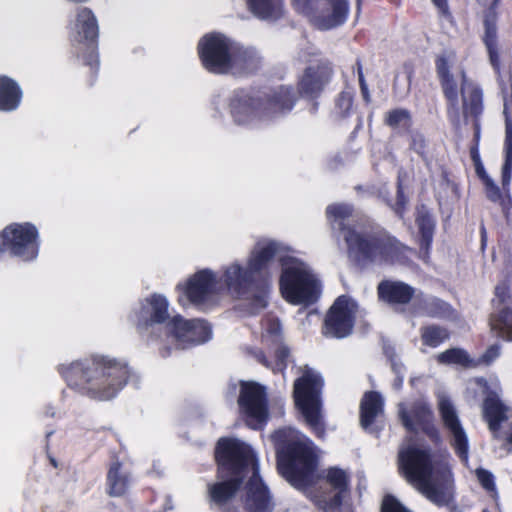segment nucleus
Masks as SVG:
<instances>
[{
  "instance_id": "nucleus-36",
  "label": "nucleus",
  "mask_w": 512,
  "mask_h": 512,
  "mask_svg": "<svg viewBox=\"0 0 512 512\" xmlns=\"http://www.w3.org/2000/svg\"><path fill=\"white\" fill-rule=\"evenodd\" d=\"M449 333L446 329L439 326H428L422 329V341L425 345L430 347H437L446 339Z\"/></svg>"
},
{
  "instance_id": "nucleus-53",
  "label": "nucleus",
  "mask_w": 512,
  "mask_h": 512,
  "mask_svg": "<svg viewBox=\"0 0 512 512\" xmlns=\"http://www.w3.org/2000/svg\"><path fill=\"white\" fill-rule=\"evenodd\" d=\"M506 442L508 445H510L512 447V428L510 429V432L508 433V435L506 437Z\"/></svg>"
},
{
  "instance_id": "nucleus-11",
  "label": "nucleus",
  "mask_w": 512,
  "mask_h": 512,
  "mask_svg": "<svg viewBox=\"0 0 512 512\" xmlns=\"http://www.w3.org/2000/svg\"><path fill=\"white\" fill-rule=\"evenodd\" d=\"M129 319L141 334L152 333L157 325H164L169 334L173 316L169 313L167 298L162 294L154 293L139 303L131 312Z\"/></svg>"
},
{
  "instance_id": "nucleus-31",
  "label": "nucleus",
  "mask_w": 512,
  "mask_h": 512,
  "mask_svg": "<svg viewBox=\"0 0 512 512\" xmlns=\"http://www.w3.org/2000/svg\"><path fill=\"white\" fill-rule=\"evenodd\" d=\"M250 11L258 18L274 21L283 15L282 0H247Z\"/></svg>"
},
{
  "instance_id": "nucleus-4",
  "label": "nucleus",
  "mask_w": 512,
  "mask_h": 512,
  "mask_svg": "<svg viewBox=\"0 0 512 512\" xmlns=\"http://www.w3.org/2000/svg\"><path fill=\"white\" fill-rule=\"evenodd\" d=\"M60 372L70 386L98 401L116 397L132 374L126 361L109 356H96L62 365Z\"/></svg>"
},
{
  "instance_id": "nucleus-45",
  "label": "nucleus",
  "mask_w": 512,
  "mask_h": 512,
  "mask_svg": "<svg viewBox=\"0 0 512 512\" xmlns=\"http://www.w3.org/2000/svg\"><path fill=\"white\" fill-rule=\"evenodd\" d=\"M476 476L480 484L487 491H493L495 489L493 475L485 469H477Z\"/></svg>"
},
{
  "instance_id": "nucleus-23",
  "label": "nucleus",
  "mask_w": 512,
  "mask_h": 512,
  "mask_svg": "<svg viewBox=\"0 0 512 512\" xmlns=\"http://www.w3.org/2000/svg\"><path fill=\"white\" fill-rule=\"evenodd\" d=\"M477 384L485 389L486 398L483 403V416L489 430L496 436L502 422L509 418L510 408L500 399L497 387L489 390L484 379H477Z\"/></svg>"
},
{
  "instance_id": "nucleus-17",
  "label": "nucleus",
  "mask_w": 512,
  "mask_h": 512,
  "mask_svg": "<svg viewBox=\"0 0 512 512\" xmlns=\"http://www.w3.org/2000/svg\"><path fill=\"white\" fill-rule=\"evenodd\" d=\"M98 37V22L96 16L87 7L77 10L75 22L72 25L71 41L73 45L82 46L81 51H86L85 63L93 67L98 65L95 53L96 39Z\"/></svg>"
},
{
  "instance_id": "nucleus-12",
  "label": "nucleus",
  "mask_w": 512,
  "mask_h": 512,
  "mask_svg": "<svg viewBox=\"0 0 512 512\" xmlns=\"http://www.w3.org/2000/svg\"><path fill=\"white\" fill-rule=\"evenodd\" d=\"M236 42L220 33H210L198 43V53L205 69L216 74L229 72L231 55Z\"/></svg>"
},
{
  "instance_id": "nucleus-15",
  "label": "nucleus",
  "mask_w": 512,
  "mask_h": 512,
  "mask_svg": "<svg viewBox=\"0 0 512 512\" xmlns=\"http://www.w3.org/2000/svg\"><path fill=\"white\" fill-rule=\"evenodd\" d=\"M240 412L246 417L247 425L260 429L268 417L266 392L263 386L255 382L240 383L238 397Z\"/></svg>"
},
{
  "instance_id": "nucleus-40",
  "label": "nucleus",
  "mask_w": 512,
  "mask_h": 512,
  "mask_svg": "<svg viewBox=\"0 0 512 512\" xmlns=\"http://www.w3.org/2000/svg\"><path fill=\"white\" fill-rule=\"evenodd\" d=\"M454 61L455 55L452 52L443 54L437 58L436 69L440 79L446 78L449 75H451L450 66L454 63Z\"/></svg>"
},
{
  "instance_id": "nucleus-44",
  "label": "nucleus",
  "mask_w": 512,
  "mask_h": 512,
  "mask_svg": "<svg viewBox=\"0 0 512 512\" xmlns=\"http://www.w3.org/2000/svg\"><path fill=\"white\" fill-rule=\"evenodd\" d=\"M500 350H501V346L499 344H494V345L490 346L485 351V353L481 356V358L477 362H474V364H476V366L479 364H485V365L491 364L495 359H497L499 357Z\"/></svg>"
},
{
  "instance_id": "nucleus-50",
  "label": "nucleus",
  "mask_w": 512,
  "mask_h": 512,
  "mask_svg": "<svg viewBox=\"0 0 512 512\" xmlns=\"http://www.w3.org/2000/svg\"><path fill=\"white\" fill-rule=\"evenodd\" d=\"M403 380H404V375H397L393 382V387L396 390H399L403 384Z\"/></svg>"
},
{
  "instance_id": "nucleus-6",
  "label": "nucleus",
  "mask_w": 512,
  "mask_h": 512,
  "mask_svg": "<svg viewBox=\"0 0 512 512\" xmlns=\"http://www.w3.org/2000/svg\"><path fill=\"white\" fill-rule=\"evenodd\" d=\"M353 209L348 204H333L326 209L333 229L343 232L349 253L375 263L400 261L406 247L386 234L364 237L346 225Z\"/></svg>"
},
{
  "instance_id": "nucleus-30",
  "label": "nucleus",
  "mask_w": 512,
  "mask_h": 512,
  "mask_svg": "<svg viewBox=\"0 0 512 512\" xmlns=\"http://www.w3.org/2000/svg\"><path fill=\"white\" fill-rule=\"evenodd\" d=\"M383 411V399L377 392H368L360 404V423L367 429Z\"/></svg>"
},
{
  "instance_id": "nucleus-27",
  "label": "nucleus",
  "mask_w": 512,
  "mask_h": 512,
  "mask_svg": "<svg viewBox=\"0 0 512 512\" xmlns=\"http://www.w3.org/2000/svg\"><path fill=\"white\" fill-rule=\"evenodd\" d=\"M131 478L119 461L113 462L107 473V492L112 497L123 496L129 489Z\"/></svg>"
},
{
  "instance_id": "nucleus-22",
  "label": "nucleus",
  "mask_w": 512,
  "mask_h": 512,
  "mask_svg": "<svg viewBox=\"0 0 512 512\" xmlns=\"http://www.w3.org/2000/svg\"><path fill=\"white\" fill-rule=\"evenodd\" d=\"M398 413L402 424L408 431L413 432L421 428L433 441H440L438 430L430 424L432 414L426 402L422 400L417 401L413 403L409 410L403 404H400Z\"/></svg>"
},
{
  "instance_id": "nucleus-41",
  "label": "nucleus",
  "mask_w": 512,
  "mask_h": 512,
  "mask_svg": "<svg viewBox=\"0 0 512 512\" xmlns=\"http://www.w3.org/2000/svg\"><path fill=\"white\" fill-rule=\"evenodd\" d=\"M477 172L484 182L486 195L488 199H490L493 202L498 201L501 198V193L499 188L494 183V181L483 171L482 168H478Z\"/></svg>"
},
{
  "instance_id": "nucleus-42",
  "label": "nucleus",
  "mask_w": 512,
  "mask_h": 512,
  "mask_svg": "<svg viewBox=\"0 0 512 512\" xmlns=\"http://www.w3.org/2000/svg\"><path fill=\"white\" fill-rule=\"evenodd\" d=\"M353 97L350 92H342L336 99V110L341 116H346L352 108Z\"/></svg>"
},
{
  "instance_id": "nucleus-54",
  "label": "nucleus",
  "mask_w": 512,
  "mask_h": 512,
  "mask_svg": "<svg viewBox=\"0 0 512 512\" xmlns=\"http://www.w3.org/2000/svg\"><path fill=\"white\" fill-rule=\"evenodd\" d=\"M356 65H357L358 77H360V73H363V72H362V66H361V63L359 60H357Z\"/></svg>"
},
{
  "instance_id": "nucleus-19",
  "label": "nucleus",
  "mask_w": 512,
  "mask_h": 512,
  "mask_svg": "<svg viewBox=\"0 0 512 512\" xmlns=\"http://www.w3.org/2000/svg\"><path fill=\"white\" fill-rule=\"evenodd\" d=\"M180 348L200 344L211 338V328L201 319L185 320L180 315L173 316L170 333Z\"/></svg>"
},
{
  "instance_id": "nucleus-26",
  "label": "nucleus",
  "mask_w": 512,
  "mask_h": 512,
  "mask_svg": "<svg viewBox=\"0 0 512 512\" xmlns=\"http://www.w3.org/2000/svg\"><path fill=\"white\" fill-rule=\"evenodd\" d=\"M414 294V289L399 281H382L378 285L379 298L390 304H406Z\"/></svg>"
},
{
  "instance_id": "nucleus-9",
  "label": "nucleus",
  "mask_w": 512,
  "mask_h": 512,
  "mask_svg": "<svg viewBox=\"0 0 512 512\" xmlns=\"http://www.w3.org/2000/svg\"><path fill=\"white\" fill-rule=\"evenodd\" d=\"M322 385L321 376L308 367L294 383L296 406L301 411L307 424L318 436H322L324 433L319 398Z\"/></svg>"
},
{
  "instance_id": "nucleus-8",
  "label": "nucleus",
  "mask_w": 512,
  "mask_h": 512,
  "mask_svg": "<svg viewBox=\"0 0 512 512\" xmlns=\"http://www.w3.org/2000/svg\"><path fill=\"white\" fill-rule=\"evenodd\" d=\"M296 97L289 87H279L265 98L236 92L230 100V112L237 124L252 123L256 118L272 119L292 109Z\"/></svg>"
},
{
  "instance_id": "nucleus-48",
  "label": "nucleus",
  "mask_w": 512,
  "mask_h": 512,
  "mask_svg": "<svg viewBox=\"0 0 512 512\" xmlns=\"http://www.w3.org/2000/svg\"><path fill=\"white\" fill-rule=\"evenodd\" d=\"M432 2L437 7L439 13L442 16L447 17V18L450 17L449 6L447 3V0H432Z\"/></svg>"
},
{
  "instance_id": "nucleus-14",
  "label": "nucleus",
  "mask_w": 512,
  "mask_h": 512,
  "mask_svg": "<svg viewBox=\"0 0 512 512\" xmlns=\"http://www.w3.org/2000/svg\"><path fill=\"white\" fill-rule=\"evenodd\" d=\"M359 312V306L352 298L345 295L339 296L325 317L323 334L334 338L348 336L352 332Z\"/></svg>"
},
{
  "instance_id": "nucleus-10",
  "label": "nucleus",
  "mask_w": 512,
  "mask_h": 512,
  "mask_svg": "<svg viewBox=\"0 0 512 512\" xmlns=\"http://www.w3.org/2000/svg\"><path fill=\"white\" fill-rule=\"evenodd\" d=\"M292 3L299 13L310 17L322 30L343 24L349 10L347 0H292Z\"/></svg>"
},
{
  "instance_id": "nucleus-51",
  "label": "nucleus",
  "mask_w": 512,
  "mask_h": 512,
  "mask_svg": "<svg viewBox=\"0 0 512 512\" xmlns=\"http://www.w3.org/2000/svg\"><path fill=\"white\" fill-rule=\"evenodd\" d=\"M358 79H359L361 91H366L367 90V84L365 82L363 73H360V77H358Z\"/></svg>"
},
{
  "instance_id": "nucleus-38",
  "label": "nucleus",
  "mask_w": 512,
  "mask_h": 512,
  "mask_svg": "<svg viewBox=\"0 0 512 512\" xmlns=\"http://www.w3.org/2000/svg\"><path fill=\"white\" fill-rule=\"evenodd\" d=\"M385 122L393 128H405L410 124V114L405 109H395L387 113Z\"/></svg>"
},
{
  "instance_id": "nucleus-47",
  "label": "nucleus",
  "mask_w": 512,
  "mask_h": 512,
  "mask_svg": "<svg viewBox=\"0 0 512 512\" xmlns=\"http://www.w3.org/2000/svg\"><path fill=\"white\" fill-rule=\"evenodd\" d=\"M505 158L512 159V129L507 126L506 128V136H505Z\"/></svg>"
},
{
  "instance_id": "nucleus-39",
  "label": "nucleus",
  "mask_w": 512,
  "mask_h": 512,
  "mask_svg": "<svg viewBox=\"0 0 512 512\" xmlns=\"http://www.w3.org/2000/svg\"><path fill=\"white\" fill-rule=\"evenodd\" d=\"M493 303L494 310L500 307H509V304L512 303V295L506 282H502L495 287Z\"/></svg>"
},
{
  "instance_id": "nucleus-35",
  "label": "nucleus",
  "mask_w": 512,
  "mask_h": 512,
  "mask_svg": "<svg viewBox=\"0 0 512 512\" xmlns=\"http://www.w3.org/2000/svg\"><path fill=\"white\" fill-rule=\"evenodd\" d=\"M417 223L421 232V246L427 251L430 247L434 232V221L427 212H418Z\"/></svg>"
},
{
  "instance_id": "nucleus-24",
  "label": "nucleus",
  "mask_w": 512,
  "mask_h": 512,
  "mask_svg": "<svg viewBox=\"0 0 512 512\" xmlns=\"http://www.w3.org/2000/svg\"><path fill=\"white\" fill-rule=\"evenodd\" d=\"M332 70L328 64L310 65L299 82V90L307 96L318 95L331 77Z\"/></svg>"
},
{
  "instance_id": "nucleus-34",
  "label": "nucleus",
  "mask_w": 512,
  "mask_h": 512,
  "mask_svg": "<svg viewBox=\"0 0 512 512\" xmlns=\"http://www.w3.org/2000/svg\"><path fill=\"white\" fill-rule=\"evenodd\" d=\"M437 360L441 364H457L464 367H474L473 360H471L465 350L460 348L448 349L437 356Z\"/></svg>"
},
{
  "instance_id": "nucleus-2",
  "label": "nucleus",
  "mask_w": 512,
  "mask_h": 512,
  "mask_svg": "<svg viewBox=\"0 0 512 512\" xmlns=\"http://www.w3.org/2000/svg\"><path fill=\"white\" fill-rule=\"evenodd\" d=\"M276 249L277 241L260 240L251 250L245 264L234 261L222 268L221 280L228 292L236 298L249 301L252 313L267 305Z\"/></svg>"
},
{
  "instance_id": "nucleus-18",
  "label": "nucleus",
  "mask_w": 512,
  "mask_h": 512,
  "mask_svg": "<svg viewBox=\"0 0 512 512\" xmlns=\"http://www.w3.org/2000/svg\"><path fill=\"white\" fill-rule=\"evenodd\" d=\"M177 287L183 290L187 302L198 307L210 305L218 294L216 275L209 269L198 271L185 285Z\"/></svg>"
},
{
  "instance_id": "nucleus-20",
  "label": "nucleus",
  "mask_w": 512,
  "mask_h": 512,
  "mask_svg": "<svg viewBox=\"0 0 512 512\" xmlns=\"http://www.w3.org/2000/svg\"><path fill=\"white\" fill-rule=\"evenodd\" d=\"M438 407L442 421L451 435V444L463 461L468 460V439L459 421L457 412L450 399L445 395L438 397Z\"/></svg>"
},
{
  "instance_id": "nucleus-28",
  "label": "nucleus",
  "mask_w": 512,
  "mask_h": 512,
  "mask_svg": "<svg viewBox=\"0 0 512 512\" xmlns=\"http://www.w3.org/2000/svg\"><path fill=\"white\" fill-rule=\"evenodd\" d=\"M491 332L505 341L512 342V308L500 307L489 317Z\"/></svg>"
},
{
  "instance_id": "nucleus-46",
  "label": "nucleus",
  "mask_w": 512,
  "mask_h": 512,
  "mask_svg": "<svg viewBox=\"0 0 512 512\" xmlns=\"http://www.w3.org/2000/svg\"><path fill=\"white\" fill-rule=\"evenodd\" d=\"M512 169V159L505 158V163L502 167V184L505 186L510 182Z\"/></svg>"
},
{
  "instance_id": "nucleus-33",
  "label": "nucleus",
  "mask_w": 512,
  "mask_h": 512,
  "mask_svg": "<svg viewBox=\"0 0 512 512\" xmlns=\"http://www.w3.org/2000/svg\"><path fill=\"white\" fill-rule=\"evenodd\" d=\"M444 94L449 102L448 114L453 121L459 118V102L457 83L453 75L440 79Z\"/></svg>"
},
{
  "instance_id": "nucleus-13",
  "label": "nucleus",
  "mask_w": 512,
  "mask_h": 512,
  "mask_svg": "<svg viewBox=\"0 0 512 512\" xmlns=\"http://www.w3.org/2000/svg\"><path fill=\"white\" fill-rule=\"evenodd\" d=\"M38 231L35 226L12 224L0 233V255L9 251L23 261L33 260L38 255Z\"/></svg>"
},
{
  "instance_id": "nucleus-1",
  "label": "nucleus",
  "mask_w": 512,
  "mask_h": 512,
  "mask_svg": "<svg viewBox=\"0 0 512 512\" xmlns=\"http://www.w3.org/2000/svg\"><path fill=\"white\" fill-rule=\"evenodd\" d=\"M215 458L219 481L207 486L211 503L218 507L228 504L242 480L251 474L247 483L245 512H270V497L258 475L257 463L250 446L237 439L221 438L215 450Z\"/></svg>"
},
{
  "instance_id": "nucleus-3",
  "label": "nucleus",
  "mask_w": 512,
  "mask_h": 512,
  "mask_svg": "<svg viewBox=\"0 0 512 512\" xmlns=\"http://www.w3.org/2000/svg\"><path fill=\"white\" fill-rule=\"evenodd\" d=\"M427 449L409 446L399 451V470L406 480L432 503L443 506L453 500V479L447 461Z\"/></svg>"
},
{
  "instance_id": "nucleus-5",
  "label": "nucleus",
  "mask_w": 512,
  "mask_h": 512,
  "mask_svg": "<svg viewBox=\"0 0 512 512\" xmlns=\"http://www.w3.org/2000/svg\"><path fill=\"white\" fill-rule=\"evenodd\" d=\"M273 437L281 475L298 490L310 487L314 483L316 470L313 443L292 428L280 429Z\"/></svg>"
},
{
  "instance_id": "nucleus-32",
  "label": "nucleus",
  "mask_w": 512,
  "mask_h": 512,
  "mask_svg": "<svg viewBox=\"0 0 512 512\" xmlns=\"http://www.w3.org/2000/svg\"><path fill=\"white\" fill-rule=\"evenodd\" d=\"M462 84L461 93L463 99V113L465 115H477L481 109V91L472 83L468 82L464 72H461Z\"/></svg>"
},
{
  "instance_id": "nucleus-16",
  "label": "nucleus",
  "mask_w": 512,
  "mask_h": 512,
  "mask_svg": "<svg viewBox=\"0 0 512 512\" xmlns=\"http://www.w3.org/2000/svg\"><path fill=\"white\" fill-rule=\"evenodd\" d=\"M320 489L313 498L315 504L325 512H335L349 492V475L342 469L331 467L326 470Z\"/></svg>"
},
{
  "instance_id": "nucleus-21",
  "label": "nucleus",
  "mask_w": 512,
  "mask_h": 512,
  "mask_svg": "<svg viewBox=\"0 0 512 512\" xmlns=\"http://www.w3.org/2000/svg\"><path fill=\"white\" fill-rule=\"evenodd\" d=\"M263 338L266 342H271L275 346V364H271L262 351H254V357L265 367L273 371H283L287 365L289 350L282 344L281 324L275 318H268L264 323Z\"/></svg>"
},
{
  "instance_id": "nucleus-25",
  "label": "nucleus",
  "mask_w": 512,
  "mask_h": 512,
  "mask_svg": "<svg viewBox=\"0 0 512 512\" xmlns=\"http://www.w3.org/2000/svg\"><path fill=\"white\" fill-rule=\"evenodd\" d=\"M261 58L253 48H245L236 43L229 63V72L234 74L252 73L258 69Z\"/></svg>"
},
{
  "instance_id": "nucleus-7",
  "label": "nucleus",
  "mask_w": 512,
  "mask_h": 512,
  "mask_svg": "<svg viewBox=\"0 0 512 512\" xmlns=\"http://www.w3.org/2000/svg\"><path fill=\"white\" fill-rule=\"evenodd\" d=\"M275 260L281 265L279 280L283 298L294 305H310L320 296L321 283L312 268L289 254L287 248L277 242Z\"/></svg>"
},
{
  "instance_id": "nucleus-56",
  "label": "nucleus",
  "mask_w": 512,
  "mask_h": 512,
  "mask_svg": "<svg viewBox=\"0 0 512 512\" xmlns=\"http://www.w3.org/2000/svg\"><path fill=\"white\" fill-rule=\"evenodd\" d=\"M361 3V0H357V6L359 7Z\"/></svg>"
},
{
  "instance_id": "nucleus-55",
  "label": "nucleus",
  "mask_w": 512,
  "mask_h": 512,
  "mask_svg": "<svg viewBox=\"0 0 512 512\" xmlns=\"http://www.w3.org/2000/svg\"><path fill=\"white\" fill-rule=\"evenodd\" d=\"M362 94H363L365 100L368 101L369 100L368 89L366 91H362Z\"/></svg>"
},
{
  "instance_id": "nucleus-29",
  "label": "nucleus",
  "mask_w": 512,
  "mask_h": 512,
  "mask_svg": "<svg viewBox=\"0 0 512 512\" xmlns=\"http://www.w3.org/2000/svg\"><path fill=\"white\" fill-rule=\"evenodd\" d=\"M21 99L19 85L9 77L0 76V111L10 112L17 109Z\"/></svg>"
},
{
  "instance_id": "nucleus-43",
  "label": "nucleus",
  "mask_w": 512,
  "mask_h": 512,
  "mask_svg": "<svg viewBox=\"0 0 512 512\" xmlns=\"http://www.w3.org/2000/svg\"><path fill=\"white\" fill-rule=\"evenodd\" d=\"M381 512H411L395 497L388 495L383 499Z\"/></svg>"
},
{
  "instance_id": "nucleus-49",
  "label": "nucleus",
  "mask_w": 512,
  "mask_h": 512,
  "mask_svg": "<svg viewBox=\"0 0 512 512\" xmlns=\"http://www.w3.org/2000/svg\"><path fill=\"white\" fill-rule=\"evenodd\" d=\"M392 370L397 375H404V367L401 364L396 363V361H392Z\"/></svg>"
},
{
  "instance_id": "nucleus-52",
  "label": "nucleus",
  "mask_w": 512,
  "mask_h": 512,
  "mask_svg": "<svg viewBox=\"0 0 512 512\" xmlns=\"http://www.w3.org/2000/svg\"><path fill=\"white\" fill-rule=\"evenodd\" d=\"M398 197H399V201H398V206L395 208L396 212L399 213L400 212V208L401 206L403 205V199H402V194L400 191H398Z\"/></svg>"
},
{
  "instance_id": "nucleus-37",
  "label": "nucleus",
  "mask_w": 512,
  "mask_h": 512,
  "mask_svg": "<svg viewBox=\"0 0 512 512\" xmlns=\"http://www.w3.org/2000/svg\"><path fill=\"white\" fill-rule=\"evenodd\" d=\"M496 27L493 20L486 18L485 20V44L489 52L491 63L494 67L498 66V58L495 51Z\"/></svg>"
}]
</instances>
